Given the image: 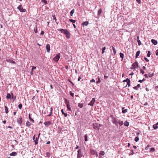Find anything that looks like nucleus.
I'll return each instance as SVG.
<instances>
[{
  "mask_svg": "<svg viewBox=\"0 0 158 158\" xmlns=\"http://www.w3.org/2000/svg\"><path fill=\"white\" fill-rule=\"evenodd\" d=\"M139 140V138L138 136H136L135 138V141L137 142Z\"/></svg>",
  "mask_w": 158,
  "mask_h": 158,
  "instance_id": "nucleus-44",
  "label": "nucleus"
},
{
  "mask_svg": "<svg viewBox=\"0 0 158 158\" xmlns=\"http://www.w3.org/2000/svg\"><path fill=\"white\" fill-rule=\"evenodd\" d=\"M105 154V152L104 151H101L100 152L99 154L101 156H103Z\"/></svg>",
  "mask_w": 158,
  "mask_h": 158,
  "instance_id": "nucleus-35",
  "label": "nucleus"
},
{
  "mask_svg": "<svg viewBox=\"0 0 158 158\" xmlns=\"http://www.w3.org/2000/svg\"><path fill=\"white\" fill-rule=\"evenodd\" d=\"M106 49V47H104L102 48V54H103L105 52V50Z\"/></svg>",
  "mask_w": 158,
  "mask_h": 158,
  "instance_id": "nucleus-48",
  "label": "nucleus"
},
{
  "mask_svg": "<svg viewBox=\"0 0 158 158\" xmlns=\"http://www.w3.org/2000/svg\"><path fill=\"white\" fill-rule=\"evenodd\" d=\"M61 33L65 34L66 35V37L69 39L70 37V33L67 29H60L59 30Z\"/></svg>",
  "mask_w": 158,
  "mask_h": 158,
  "instance_id": "nucleus-1",
  "label": "nucleus"
},
{
  "mask_svg": "<svg viewBox=\"0 0 158 158\" xmlns=\"http://www.w3.org/2000/svg\"><path fill=\"white\" fill-rule=\"evenodd\" d=\"M124 125L126 127H128L129 125V123L127 121H126L124 123Z\"/></svg>",
  "mask_w": 158,
  "mask_h": 158,
  "instance_id": "nucleus-32",
  "label": "nucleus"
},
{
  "mask_svg": "<svg viewBox=\"0 0 158 158\" xmlns=\"http://www.w3.org/2000/svg\"><path fill=\"white\" fill-rule=\"evenodd\" d=\"M42 2L45 5L47 4V2L46 0H42Z\"/></svg>",
  "mask_w": 158,
  "mask_h": 158,
  "instance_id": "nucleus-45",
  "label": "nucleus"
},
{
  "mask_svg": "<svg viewBox=\"0 0 158 158\" xmlns=\"http://www.w3.org/2000/svg\"><path fill=\"white\" fill-rule=\"evenodd\" d=\"M28 118L33 123L34 122V120L32 118H31V115L30 114H29Z\"/></svg>",
  "mask_w": 158,
  "mask_h": 158,
  "instance_id": "nucleus-27",
  "label": "nucleus"
},
{
  "mask_svg": "<svg viewBox=\"0 0 158 158\" xmlns=\"http://www.w3.org/2000/svg\"><path fill=\"white\" fill-rule=\"evenodd\" d=\"M22 118L20 117L17 120V122L19 124L20 126H21L22 124Z\"/></svg>",
  "mask_w": 158,
  "mask_h": 158,
  "instance_id": "nucleus-9",
  "label": "nucleus"
},
{
  "mask_svg": "<svg viewBox=\"0 0 158 158\" xmlns=\"http://www.w3.org/2000/svg\"><path fill=\"white\" fill-rule=\"evenodd\" d=\"M140 73L142 74H143L145 72L142 69H140Z\"/></svg>",
  "mask_w": 158,
  "mask_h": 158,
  "instance_id": "nucleus-52",
  "label": "nucleus"
},
{
  "mask_svg": "<svg viewBox=\"0 0 158 158\" xmlns=\"http://www.w3.org/2000/svg\"><path fill=\"white\" fill-rule=\"evenodd\" d=\"M39 139V136L37 137L34 140V142H35V145H37L38 143V139Z\"/></svg>",
  "mask_w": 158,
  "mask_h": 158,
  "instance_id": "nucleus-14",
  "label": "nucleus"
},
{
  "mask_svg": "<svg viewBox=\"0 0 158 158\" xmlns=\"http://www.w3.org/2000/svg\"><path fill=\"white\" fill-rule=\"evenodd\" d=\"M120 57L122 58V61L123 60L124 55L123 53L120 52L119 54Z\"/></svg>",
  "mask_w": 158,
  "mask_h": 158,
  "instance_id": "nucleus-28",
  "label": "nucleus"
},
{
  "mask_svg": "<svg viewBox=\"0 0 158 158\" xmlns=\"http://www.w3.org/2000/svg\"><path fill=\"white\" fill-rule=\"evenodd\" d=\"M52 17H53V19L54 20H55V22L56 23H57V24H58V23H57V22H56V17L55 16V15H52Z\"/></svg>",
  "mask_w": 158,
  "mask_h": 158,
  "instance_id": "nucleus-39",
  "label": "nucleus"
},
{
  "mask_svg": "<svg viewBox=\"0 0 158 158\" xmlns=\"http://www.w3.org/2000/svg\"><path fill=\"white\" fill-rule=\"evenodd\" d=\"M85 140V141H87V134H85L84 135Z\"/></svg>",
  "mask_w": 158,
  "mask_h": 158,
  "instance_id": "nucleus-43",
  "label": "nucleus"
},
{
  "mask_svg": "<svg viewBox=\"0 0 158 158\" xmlns=\"http://www.w3.org/2000/svg\"><path fill=\"white\" fill-rule=\"evenodd\" d=\"M140 52L139 50L138 51L136 52V55H135V58H137L138 57V56H139V54H140Z\"/></svg>",
  "mask_w": 158,
  "mask_h": 158,
  "instance_id": "nucleus-26",
  "label": "nucleus"
},
{
  "mask_svg": "<svg viewBox=\"0 0 158 158\" xmlns=\"http://www.w3.org/2000/svg\"><path fill=\"white\" fill-rule=\"evenodd\" d=\"M149 147H150V145H148L146 147V148H145V149L146 150H147L148 149Z\"/></svg>",
  "mask_w": 158,
  "mask_h": 158,
  "instance_id": "nucleus-56",
  "label": "nucleus"
},
{
  "mask_svg": "<svg viewBox=\"0 0 158 158\" xmlns=\"http://www.w3.org/2000/svg\"><path fill=\"white\" fill-rule=\"evenodd\" d=\"M155 149L154 148H152L150 149V151L151 152H154Z\"/></svg>",
  "mask_w": 158,
  "mask_h": 158,
  "instance_id": "nucleus-51",
  "label": "nucleus"
},
{
  "mask_svg": "<svg viewBox=\"0 0 158 158\" xmlns=\"http://www.w3.org/2000/svg\"><path fill=\"white\" fill-rule=\"evenodd\" d=\"M136 1L139 4H140L141 3V0H136Z\"/></svg>",
  "mask_w": 158,
  "mask_h": 158,
  "instance_id": "nucleus-60",
  "label": "nucleus"
},
{
  "mask_svg": "<svg viewBox=\"0 0 158 158\" xmlns=\"http://www.w3.org/2000/svg\"><path fill=\"white\" fill-rule=\"evenodd\" d=\"M83 104L80 103H79L78 105V106L80 107V108H82L83 107Z\"/></svg>",
  "mask_w": 158,
  "mask_h": 158,
  "instance_id": "nucleus-37",
  "label": "nucleus"
},
{
  "mask_svg": "<svg viewBox=\"0 0 158 158\" xmlns=\"http://www.w3.org/2000/svg\"><path fill=\"white\" fill-rule=\"evenodd\" d=\"M138 66V62L137 61H135L132 65L131 69H135L137 68Z\"/></svg>",
  "mask_w": 158,
  "mask_h": 158,
  "instance_id": "nucleus-3",
  "label": "nucleus"
},
{
  "mask_svg": "<svg viewBox=\"0 0 158 158\" xmlns=\"http://www.w3.org/2000/svg\"><path fill=\"white\" fill-rule=\"evenodd\" d=\"M144 77H145V78H148V77H149V76L148 74H145L144 75Z\"/></svg>",
  "mask_w": 158,
  "mask_h": 158,
  "instance_id": "nucleus-58",
  "label": "nucleus"
},
{
  "mask_svg": "<svg viewBox=\"0 0 158 158\" xmlns=\"http://www.w3.org/2000/svg\"><path fill=\"white\" fill-rule=\"evenodd\" d=\"M52 124L51 122L48 121L47 122H45L44 123V124L45 126L46 127H48L49 126L51 125Z\"/></svg>",
  "mask_w": 158,
  "mask_h": 158,
  "instance_id": "nucleus-10",
  "label": "nucleus"
},
{
  "mask_svg": "<svg viewBox=\"0 0 158 158\" xmlns=\"http://www.w3.org/2000/svg\"><path fill=\"white\" fill-rule=\"evenodd\" d=\"M17 8L21 12H25L26 11V10L25 9H23L21 5H19L18 7Z\"/></svg>",
  "mask_w": 158,
  "mask_h": 158,
  "instance_id": "nucleus-7",
  "label": "nucleus"
},
{
  "mask_svg": "<svg viewBox=\"0 0 158 158\" xmlns=\"http://www.w3.org/2000/svg\"><path fill=\"white\" fill-rule=\"evenodd\" d=\"M145 80H146L144 78H143L142 80H139L138 81L140 83H142L143 81Z\"/></svg>",
  "mask_w": 158,
  "mask_h": 158,
  "instance_id": "nucleus-53",
  "label": "nucleus"
},
{
  "mask_svg": "<svg viewBox=\"0 0 158 158\" xmlns=\"http://www.w3.org/2000/svg\"><path fill=\"white\" fill-rule=\"evenodd\" d=\"M90 82H95V81L94 79H92L90 80Z\"/></svg>",
  "mask_w": 158,
  "mask_h": 158,
  "instance_id": "nucleus-62",
  "label": "nucleus"
},
{
  "mask_svg": "<svg viewBox=\"0 0 158 158\" xmlns=\"http://www.w3.org/2000/svg\"><path fill=\"white\" fill-rule=\"evenodd\" d=\"M95 102V99L94 98H93L92 99V100L90 101V102L88 104L89 105L91 106H93Z\"/></svg>",
  "mask_w": 158,
  "mask_h": 158,
  "instance_id": "nucleus-8",
  "label": "nucleus"
},
{
  "mask_svg": "<svg viewBox=\"0 0 158 158\" xmlns=\"http://www.w3.org/2000/svg\"><path fill=\"white\" fill-rule=\"evenodd\" d=\"M46 48L47 52L48 53L50 51V45L49 44H47Z\"/></svg>",
  "mask_w": 158,
  "mask_h": 158,
  "instance_id": "nucleus-11",
  "label": "nucleus"
},
{
  "mask_svg": "<svg viewBox=\"0 0 158 158\" xmlns=\"http://www.w3.org/2000/svg\"><path fill=\"white\" fill-rule=\"evenodd\" d=\"M69 21L71 22H72L73 23H75L76 22V20H73L72 19H69Z\"/></svg>",
  "mask_w": 158,
  "mask_h": 158,
  "instance_id": "nucleus-47",
  "label": "nucleus"
},
{
  "mask_svg": "<svg viewBox=\"0 0 158 158\" xmlns=\"http://www.w3.org/2000/svg\"><path fill=\"white\" fill-rule=\"evenodd\" d=\"M111 47L113 50V52L114 53V54L115 55L116 53V50L115 49V48L113 46H111Z\"/></svg>",
  "mask_w": 158,
  "mask_h": 158,
  "instance_id": "nucleus-29",
  "label": "nucleus"
},
{
  "mask_svg": "<svg viewBox=\"0 0 158 158\" xmlns=\"http://www.w3.org/2000/svg\"><path fill=\"white\" fill-rule=\"evenodd\" d=\"M66 106H67V108L68 109V111H72V110H71V108L70 104L67 105H66Z\"/></svg>",
  "mask_w": 158,
  "mask_h": 158,
  "instance_id": "nucleus-19",
  "label": "nucleus"
},
{
  "mask_svg": "<svg viewBox=\"0 0 158 158\" xmlns=\"http://www.w3.org/2000/svg\"><path fill=\"white\" fill-rule=\"evenodd\" d=\"M124 107H123L122 108V112L123 113H126L127 112V109H124Z\"/></svg>",
  "mask_w": 158,
  "mask_h": 158,
  "instance_id": "nucleus-15",
  "label": "nucleus"
},
{
  "mask_svg": "<svg viewBox=\"0 0 158 158\" xmlns=\"http://www.w3.org/2000/svg\"><path fill=\"white\" fill-rule=\"evenodd\" d=\"M50 153L49 152H47L46 153V156L48 157H49L50 156Z\"/></svg>",
  "mask_w": 158,
  "mask_h": 158,
  "instance_id": "nucleus-55",
  "label": "nucleus"
},
{
  "mask_svg": "<svg viewBox=\"0 0 158 158\" xmlns=\"http://www.w3.org/2000/svg\"><path fill=\"white\" fill-rule=\"evenodd\" d=\"M151 41L152 42V43L154 45H157V40H155L154 39H152Z\"/></svg>",
  "mask_w": 158,
  "mask_h": 158,
  "instance_id": "nucleus-12",
  "label": "nucleus"
},
{
  "mask_svg": "<svg viewBox=\"0 0 158 158\" xmlns=\"http://www.w3.org/2000/svg\"><path fill=\"white\" fill-rule=\"evenodd\" d=\"M133 88L135 90H138V89L139 88L137 86H135L133 87Z\"/></svg>",
  "mask_w": 158,
  "mask_h": 158,
  "instance_id": "nucleus-54",
  "label": "nucleus"
},
{
  "mask_svg": "<svg viewBox=\"0 0 158 158\" xmlns=\"http://www.w3.org/2000/svg\"><path fill=\"white\" fill-rule=\"evenodd\" d=\"M5 112L6 114L7 113H8V107L5 106Z\"/></svg>",
  "mask_w": 158,
  "mask_h": 158,
  "instance_id": "nucleus-36",
  "label": "nucleus"
},
{
  "mask_svg": "<svg viewBox=\"0 0 158 158\" xmlns=\"http://www.w3.org/2000/svg\"><path fill=\"white\" fill-rule=\"evenodd\" d=\"M61 112L62 114L64 115L65 117H66L67 116L68 114L64 112V110L63 109L61 110Z\"/></svg>",
  "mask_w": 158,
  "mask_h": 158,
  "instance_id": "nucleus-33",
  "label": "nucleus"
},
{
  "mask_svg": "<svg viewBox=\"0 0 158 158\" xmlns=\"http://www.w3.org/2000/svg\"><path fill=\"white\" fill-rule=\"evenodd\" d=\"M60 58V54L58 53L56 54V56L53 58V60L56 62H57Z\"/></svg>",
  "mask_w": 158,
  "mask_h": 158,
  "instance_id": "nucleus-4",
  "label": "nucleus"
},
{
  "mask_svg": "<svg viewBox=\"0 0 158 158\" xmlns=\"http://www.w3.org/2000/svg\"><path fill=\"white\" fill-rule=\"evenodd\" d=\"M52 108L51 107L50 108V112L49 114L48 115V116H51L52 114Z\"/></svg>",
  "mask_w": 158,
  "mask_h": 158,
  "instance_id": "nucleus-23",
  "label": "nucleus"
},
{
  "mask_svg": "<svg viewBox=\"0 0 158 158\" xmlns=\"http://www.w3.org/2000/svg\"><path fill=\"white\" fill-rule=\"evenodd\" d=\"M128 81H130V80L128 78H127L126 79L124 80L123 81V82H127Z\"/></svg>",
  "mask_w": 158,
  "mask_h": 158,
  "instance_id": "nucleus-46",
  "label": "nucleus"
},
{
  "mask_svg": "<svg viewBox=\"0 0 158 158\" xmlns=\"http://www.w3.org/2000/svg\"><path fill=\"white\" fill-rule=\"evenodd\" d=\"M32 68L31 69V71L30 72V74L31 75H33V69H35L36 68V67L34 66H32Z\"/></svg>",
  "mask_w": 158,
  "mask_h": 158,
  "instance_id": "nucleus-16",
  "label": "nucleus"
},
{
  "mask_svg": "<svg viewBox=\"0 0 158 158\" xmlns=\"http://www.w3.org/2000/svg\"><path fill=\"white\" fill-rule=\"evenodd\" d=\"M130 81H128V82H127V84H126V85L124 87V88L126 87L127 85H128V86L129 87L130 86Z\"/></svg>",
  "mask_w": 158,
  "mask_h": 158,
  "instance_id": "nucleus-38",
  "label": "nucleus"
},
{
  "mask_svg": "<svg viewBox=\"0 0 158 158\" xmlns=\"http://www.w3.org/2000/svg\"><path fill=\"white\" fill-rule=\"evenodd\" d=\"M70 95H71V96H72V97H73V98L74 93H72L71 92H70Z\"/></svg>",
  "mask_w": 158,
  "mask_h": 158,
  "instance_id": "nucleus-57",
  "label": "nucleus"
},
{
  "mask_svg": "<svg viewBox=\"0 0 158 158\" xmlns=\"http://www.w3.org/2000/svg\"><path fill=\"white\" fill-rule=\"evenodd\" d=\"M65 103L67 105H69V100H67L66 99H65Z\"/></svg>",
  "mask_w": 158,
  "mask_h": 158,
  "instance_id": "nucleus-31",
  "label": "nucleus"
},
{
  "mask_svg": "<svg viewBox=\"0 0 158 158\" xmlns=\"http://www.w3.org/2000/svg\"><path fill=\"white\" fill-rule=\"evenodd\" d=\"M91 153L92 155H94L95 153H96V151L95 150H91Z\"/></svg>",
  "mask_w": 158,
  "mask_h": 158,
  "instance_id": "nucleus-30",
  "label": "nucleus"
},
{
  "mask_svg": "<svg viewBox=\"0 0 158 158\" xmlns=\"http://www.w3.org/2000/svg\"><path fill=\"white\" fill-rule=\"evenodd\" d=\"M102 10L101 9H100L98 11V16L100 15V14L102 12Z\"/></svg>",
  "mask_w": 158,
  "mask_h": 158,
  "instance_id": "nucleus-25",
  "label": "nucleus"
},
{
  "mask_svg": "<svg viewBox=\"0 0 158 158\" xmlns=\"http://www.w3.org/2000/svg\"><path fill=\"white\" fill-rule=\"evenodd\" d=\"M154 75V73H153L152 74H150V73H149V77H153Z\"/></svg>",
  "mask_w": 158,
  "mask_h": 158,
  "instance_id": "nucleus-42",
  "label": "nucleus"
},
{
  "mask_svg": "<svg viewBox=\"0 0 158 158\" xmlns=\"http://www.w3.org/2000/svg\"><path fill=\"white\" fill-rule=\"evenodd\" d=\"M6 98L7 99H9L11 98V95L9 93H8L6 96Z\"/></svg>",
  "mask_w": 158,
  "mask_h": 158,
  "instance_id": "nucleus-20",
  "label": "nucleus"
},
{
  "mask_svg": "<svg viewBox=\"0 0 158 158\" xmlns=\"http://www.w3.org/2000/svg\"><path fill=\"white\" fill-rule=\"evenodd\" d=\"M139 36H137V39H138L137 42H138V45L139 46H140L141 45V42L140 40H139Z\"/></svg>",
  "mask_w": 158,
  "mask_h": 158,
  "instance_id": "nucleus-24",
  "label": "nucleus"
},
{
  "mask_svg": "<svg viewBox=\"0 0 158 158\" xmlns=\"http://www.w3.org/2000/svg\"><path fill=\"white\" fill-rule=\"evenodd\" d=\"M156 56L158 55V49L156 51Z\"/></svg>",
  "mask_w": 158,
  "mask_h": 158,
  "instance_id": "nucleus-64",
  "label": "nucleus"
},
{
  "mask_svg": "<svg viewBox=\"0 0 158 158\" xmlns=\"http://www.w3.org/2000/svg\"><path fill=\"white\" fill-rule=\"evenodd\" d=\"M153 128L154 129H156L158 128V126L155 124L153 125Z\"/></svg>",
  "mask_w": 158,
  "mask_h": 158,
  "instance_id": "nucleus-34",
  "label": "nucleus"
},
{
  "mask_svg": "<svg viewBox=\"0 0 158 158\" xmlns=\"http://www.w3.org/2000/svg\"><path fill=\"white\" fill-rule=\"evenodd\" d=\"M112 123L116 126L117 127H118V123L119 120L118 119L115 118H114L112 116Z\"/></svg>",
  "mask_w": 158,
  "mask_h": 158,
  "instance_id": "nucleus-2",
  "label": "nucleus"
},
{
  "mask_svg": "<svg viewBox=\"0 0 158 158\" xmlns=\"http://www.w3.org/2000/svg\"><path fill=\"white\" fill-rule=\"evenodd\" d=\"M78 153L77 154V156L79 157H83L84 156L83 153L81 152V149H78L77 151Z\"/></svg>",
  "mask_w": 158,
  "mask_h": 158,
  "instance_id": "nucleus-6",
  "label": "nucleus"
},
{
  "mask_svg": "<svg viewBox=\"0 0 158 158\" xmlns=\"http://www.w3.org/2000/svg\"><path fill=\"white\" fill-rule=\"evenodd\" d=\"M144 60L146 61L147 62H148L149 61V60H148L147 58L146 57H144Z\"/></svg>",
  "mask_w": 158,
  "mask_h": 158,
  "instance_id": "nucleus-63",
  "label": "nucleus"
},
{
  "mask_svg": "<svg viewBox=\"0 0 158 158\" xmlns=\"http://www.w3.org/2000/svg\"><path fill=\"white\" fill-rule=\"evenodd\" d=\"M17 155V153L16 152H13L10 154V156H15Z\"/></svg>",
  "mask_w": 158,
  "mask_h": 158,
  "instance_id": "nucleus-17",
  "label": "nucleus"
},
{
  "mask_svg": "<svg viewBox=\"0 0 158 158\" xmlns=\"http://www.w3.org/2000/svg\"><path fill=\"white\" fill-rule=\"evenodd\" d=\"M100 80L99 78H98V81H97V84H99L100 82Z\"/></svg>",
  "mask_w": 158,
  "mask_h": 158,
  "instance_id": "nucleus-59",
  "label": "nucleus"
},
{
  "mask_svg": "<svg viewBox=\"0 0 158 158\" xmlns=\"http://www.w3.org/2000/svg\"><path fill=\"white\" fill-rule=\"evenodd\" d=\"M37 25H36L35 26V27L34 28V32L35 33H37L38 32V31L37 29Z\"/></svg>",
  "mask_w": 158,
  "mask_h": 158,
  "instance_id": "nucleus-18",
  "label": "nucleus"
},
{
  "mask_svg": "<svg viewBox=\"0 0 158 158\" xmlns=\"http://www.w3.org/2000/svg\"><path fill=\"white\" fill-rule=\"evenodd\" d=\"M88 21H86V22H84L82 23V25L83 26H85H85H87L88 24Z\"/></svg>",
  "mask_w": 158,
  "mask_h": 158,
  "instance_id": "nucleus-22",
  "label": "nucleus"
},
{
  "mask_svg": "<svg viewBox=\"0 0 158 158\" xmlns=\"http://www.w3.org/2000/svg\"><path fill=\"white\" fill-rule=\"evenodd\" d=\"M74 10L73 9L71 11L70 14L71 16H73V15L74 13Z\"/></svg>",
  "mask_w": 158,
  "mask_h": 158,
  "instance_id": "nucleus-41",
  "label": "nucleus"
},
{
  "mask_svg": "<svg viewBox=\"0 0 158 158\" xmlns=\"http://www.w3.org/2000/svg\"><path fill=\"white\" fill-rule=\"evenodd\" d=\"M118 124L120 125V126H122L123 124V121L119 120Z\"/></svg>",
  "mask_w": 158,
  "mask_h": 158,
  "instance_id": "nucleus-40",
  "label": "nucleus"
},
{
  "mask_svg": "<svg viewBox=\"0 0 158 158\" xmlns=\"http://www.w3.org/2000/svg\"><path fill=\"white\" fill-rule=\"evenodd\" d=\"M100 126L97 123H94L93 124V128L95 129L99 130Z\"/></svg>",
  "mask_w": 158,
  "mask_h": 158,
  "instance_id": "nucleus-5",
  "label": "nucleus"
},
{
  "mask_svg": "<svg viewBox=\"0 0 158 158\" xmlns=\"http://www.w3.org/2000/svg\"><path fill=\"white\" fill-rule=\"evenodd\" d=\"M22 104L21 103L19 104L18 105L19 108V109H21L22 108Z\"/></svg>",
  "mask_w": 158,
  "mask_h": 158,
  "instance_id": "nucleus-50",
  "label": "nucleus"
},
{
  "mask_svg": "<svg viewBox=\"0 0 158 158\" xmlns=\"http://www.w3.org/2000/svg\"><path fill=\"white\" fill-rule=\"evenodd\" d=\"M150 55H151V52H150L149 51H148V54L147 55V56L148 57H150Z\"/></svg>",
  "mask_w": 158,
  "mask_h": 158,
  "instance_id": "nucleus-49",
  "label": "nucleus"
},
{
  "mask_svg": "<svg viewBox=\"0 0 158 158\" xmlns=\"http://www.w3.org/2000/svg\"><path fill=\"white\" fill-rule=\"evenodd\" d=\"M31 125V124L28 121H27L26 123V125L27 127H29Z\"/></svg>",
  "mask_w": 158,
  "mask_h": 158,
  "instance_id": "nucleus-21",
  "label": "nucleus"
},
{
  "mask_svg": "<svg viewBox=\"0 0 158 158\" xmlns=\"http://www.w3.org/2000/svg\"><path fill=\"white\" fill-rule=\"evenodd\" d=\"M6 61H7V62H9V63H12V64H16V62L15 61H14L11 60H10V59L6 60Z\"/></svg>",
  "mask_w": 158,
  "mask_h": 158,
  "instance_id": "nucleus-13",
  "label": "nucleus"
},
{
  "mask_svg": "<svg viewBox=\"0 0 158 158\" xmlns=\"http://www.w3.org/2000/svg\"><path fill=\"white\" fill-rule=\"evenodd\" d=\"M108 78V76H107L106 75H104V79H107V78Z\"/></svg>",
  "mask_w": 158,
  "mask_h": 158,
  "instance_id": "nucleus-61",
  "label": "nucleus"
}]
</instances>
